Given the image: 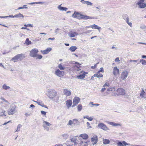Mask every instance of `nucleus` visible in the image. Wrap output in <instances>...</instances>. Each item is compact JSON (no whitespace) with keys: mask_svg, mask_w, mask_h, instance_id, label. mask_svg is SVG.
I'll list each match as a JSON object with an SVG mask.
<instances>
[{"mask_svg":"<svg viewBox=\"0 0 146 146\" xmlns=\"http://www.w3.org/2000/svg\"><path fill=\"white\" fill-rule=\"evenodd\" d=\"M83 4H86L87 5H92L93 3L89 1H84L83 2Z\"/></svg>","mask_w":146,"mask_h":146,"instance_id":"nucleus-31","label":"nucleus"},{"mask_svg":"<svg viewBox=\"0 0 146 146\" xmlns=\"http://www.w3.org/2000/svg\"><path fill=\"white\" fill-rule=\"evenodd\" d=\"M85 75L84 74H83L77 76V78L78 79H82L85 77Z\"/></svg>","mask_w":146,"mask_h":146,"instance_id":"nucleus-26","label":"nucleus"},{"mask_svg":"<svg viewBox=\"0 0 146 146\" xmlns=\"http://www.w3.org/2000/svg\"><path fill=\"white\" fill-rule=\"evenodd\" d=\"M117 146H126L127 145H130V144L126 143L125 141H123L122 142L119 141H117L116 142Z\"/></svg>","mask_w":146,"mask_h":146,"instance_id":"nucleus-7","label":"nucleus"},{"mask_svg":"<svg viewBox=\"0 0 146 146\" xmlns=\"http://www.w3.org/2000/svg\"><path fill=\"white\" fill-rule=\"evenodd\" d=\"M107 123L108 124L113 126H121V124H120L117 123L113 122L108 121Z\"/></svg>","mask_w":146,"mask_h":146,"instance_id":"nucleus-21","label":"nucleus"},{"mask_svg":"<svg viewBox=\"0 0 146 146\" xmlns=\"http://www.w3.org/2000/svg\"><path fill=\"white\" fill-rule=\"evenodd\" d=\"M99 72V73L100 72H104V71L103 70V68L102 67L100 68V70L98 71Z\"/></svg>","mask_w":146,"mask_h":146,"instance_id":"nucleus-49","label":"nucleus"},{"mask_svg":"<svg viewBox=\"0 0 146 146\" xmlns=\"http://www.w3.org/2000/svg\"><path fill=\"white\" fill-rule=\"evenodd\" d=\"M99 106V104H93V106Z\"/></svg>","mask_w":146,"mask_h":146,"instance_id":"nucleus-62","label":"nucleus"},{"mask_svg":"<svg viewBox=\"0 0 146 146\" xmlns=\"http://www.w3.org/2000/svg\"><path fill=\"white\" fill-rule=\"evenodd\" d=\"M56 92L54 90H51L48 91L46 93L47 95L49 98L52 99L56 96Z\"/></svg>","mask_w":146,"mask_h":146,"instance_id":"nucleus-1","label":"nucleus"},{"mask_svg":"<svg viewBox=\"0 0 146 146\" xmlns=\"http://www.w3.org/2000/svg\"><path fill=\"white\" fill-rule=\"evenodd\" d=\"M76 137L75 136L73 137L72 138L71 140L72 141V142H73L74 143V144H75L76 145Z\"/></svg>","mask_w":146,"mask_h":146,"instance_id":"nucleus-27","label":"nucleus"},{"mask_svg":"<svg viewBox=\"0 0 146 146\" xmlns=\"http://www.w3.org/2000/svg\"><path fill=\"white\" fill-rule=\"evenodd\" d=\"M128 72L126 71H125L122 73L120 78L123 80H125L127 76Z\"/></svg>","mask_w":146,"mask_h":146,"instance_id":"nucleus-11","label":"nucleus"},{"mask_svg":"<svg viewBox=\"0 0 146 146\" xmlns=\"http://www.w3.org/2000/svg\"><path fill=\"white\" fill-rule=\"evenodd\" d=\"M75 68H77V71H79L80 70V68L79 67H78L77 66H75Z\"/></svg>","mask_w":146,"mask_h":146,"instance_id":"nucleus-57","label":"nucleus"},{"mask_svg":"<svg viewBox=\"0 0 146 146\" xmlns=\"http://www.w3.org/2000/svg\"><path fill=\"white\" fill-rule=\"evenodd\" d=\"M33 27V26L32 25H31V24H28L27 25V27Z\"/></svg>","mask_w":146,"mask_h":146,"instance_id":"nucleus-58","label":"nucleus"},{"mask_svg":"<svg viewBox=\"0 0 146 146\" xmlns=\"http://www.w3.org/2000/svg\"><path fill=\"white\" fill-rule=\"evenodd\" d=\"M27 6L26 5H24L23 7H19V9H28V8L26 7H27Z\"/></svg>","mask_w":146,"mask_h":146,"instance_id":"nucleus-43","label":"nucleus"},{"mask_svg":"<svg viewBox=\"0 0 146 146\" xmlns=\"http://www.w3.org/2000/svg\"><path fill=\"white\" fill-rule=\"evenodd\" d=\"M25 43L27 45H28L31 44H32V42L31 41L29 40V38H27L26 40Z\"/></svg>","mask_w":146,"mask_h":146,"instance_id":"nucleus-28","label":"nucleus"},{"mask_svg":"<svg viewBox=\"0 0 146 146\" xmlns=\"http://www.w3.org/2000/svg\"><path fill=\"white\" fill-rule=\"evenodd\" d=\"M64 93L66 96H69L71 94V92L67 89H65L64 90Z\"/></svg>","mask_w":146,"mask_h":146,"instance_id":"nucleus-17","label":"nucleus"},{"mask_svg":"<svg viewBox=\"0 0 146 146\" xmlns=\"http://www.w3.org/2000/svg\"><path fill=\"white\" fill-rule=\"evenodd\" d=\"M24 17V16H23V15H22L20 13H19V17H22L23 18Z\"/></svg>","mask_w":146,"mask_h":146,"instance_id":"nucleus-56","label":"nucleus"},{"mask_svg":"<svg viewBox=\"0 0 146 146\" xmlns=\"http://www.w3.org/2000/svg\"><path fill=\"white\" fill-rule=\"evenodd\" d=\"M38 52V50L37 49H33L30 52V55L33 57H36L37 56Z\"/></svg>","mask_w":146,"mask_h":146,"instance_id":"nucleus-4","label":"nucleus"},{"mask_svg":"<svg viewBox=\"0 0 146 146\" xmlns=\"http://www.w3.org/2000/svg\"><path fill=\"white\" fill-rule=\"evenodd\" d=\"M93 119V118L92 117H89L88 118V119L90 121H92Z\"/></svg>","mask_w":146,"mask_h":146,"instance_id":"nucleus-54","label":"nucleus"},{"mask_svg":"<svg viewBox=\"0 0 146 146\" xmlns=\"http://www.w3.org/2000/svg\"><path fill=\"white\" fill-rule=\"evenodd\" d=\"M18 59V56L17 55L15 56V57L13 58L11 60L13 61L14 62H15L17 61Z\"/></svg>","mask_w":146,"mask_h":146,"instance_id":"nucleus-34","label":"nucleus"},{"mask_svg":"<svg viewBox=\"0 0 146 146\" xmlns=\"http://www.w3.org/2000/svg\"><path fill=\"white\" fill-rule=\"evenodd\" d=\"M142 58H146V56L143 55L142 56Z\"/></svg>","mask_w":146,"mask_h":146,"instance_id":"nucleus-64","label":"nucleus"},{"mask_svg":"<svg viewBox=\"0 0 146 146\" xmlns=\"http://www.w3.org/2000/svg\"><path fill=\"white\" fill-rule=\"evenodd\" d=\"M96 19L95 17H91L87 15H82L81 19L87 20L88 19Z\"/></svg>","mask_w":146,"mask_h":146,"instance_id":"nucleus-14","label":"nucleus"},{"mask_svg":"<svg viewBox=\"0 0 146 146\" xmlns=\"http://www.w3.org/2000/svg\"><path fill=\"white\" fill-rule=\"evenodd\" d=\"M145 93V92L143 89L142 91L141 92L140 96H143Z\"/></svg>","mask_w":146,"mask_h":146,"instance_id":"nucleus-46","label":"nucleus"},{"mask_svg":"<svg viewBox=\"0 0 146 146\" xmlns=\"http://www.w3.org/2000/svg\"><path fill=\"white\" fill-rule=\"evenodd\" d=\"M25 57V54H19V59L21 60Z\"/></svg>","mask_w":146,"mask_h":146,"instance_id":"nucleus-30","label":"nucleus"},{"mask_svg":"<svg viewBox=\"0 0 146 146\" xmlns=\"http://www.w3.org/2000/svg\"><path fill=\"white\" fill-rule=\"evenodd\" d=\"M106 89V88H103L101 90V92H104L105 91Z\"/></svg>","mask_w":146,"mask_h":146,"instance_id":"nucleus-59","label":"nucleus"},{"mask_svg":"<svg viewBox=\"0 0 146 146\" xmlns=\"http://www.w3.org/2000/svg\"><path fill=\"white\" fill-rule=\"evenodd\" d=\"M119 73V70L117 68V67L114 68L113 70V74L115 76H116Z\"/></svg>","mask_w":146,"mask_h":146,"instance_id":"nucleus-15","label":"nucleus"},{"mask_svg":"<svg viewBox=\"0 0 146 146\" xmlns=\"http://www.w3.org/2000/svg\"><path fill=\"white\" fill-rule=\"evenodd\" d=\"M41 113L43 115H45L46 114V112L44 111H41Z\"/></svg>","mask_w":146,"mask_h":146,"instance_id":"nucleus-50","label":"nucleus"},{"mask_svg":"<svg viewBox=\"0 0 146 146\" xmlns=\"http://www.w3.org/2000/svg\"><path fill=\"white\" fill-rule=\"evenodd\" d=\"M98 127L104 131H107L109 130V128L103 123H99L98 125Z\"/></svg>","mask_w":146,"mask_h":146,"instance_id":"nucleus-5","label":"nucleus"},{"mask_svg":"<svg viewBox=\"0 0 146 146\" xmlns=\"http://www.w3.org/2000/svg\"><path fill=\"white\" fill-rule=\"evenodd\" d=\"M55 74L57 76L61 77L63 76L64 72L63 71H60L59 69H57L55 72Z\"/></svg>","mask_w":146,"mask_h":146,"instance_id":"nucleus-9","label":"nucleus"},{"mask_svg":"<svg viewBox=\"0 0 146 146\" xmlns=\"http://www.w3.org/2000/svg\"><path fill=\"white\" fill-rule=\"evenodd\" d=\"M80 122L77 119H74L73 120L72 123L74 125H78L79 124Z\"/></svg>","mask_w":146,"mask_h":146,"instance_id":"nucleus-25","label":"nucleus"},{"mask_svg":"<svg viewBox=\"0 0 146 146\" xmlns=\"http://www.w3.org/2000/svg\"><path fill=\"white\" fill-rule=\"evenodd\" d=\"M110 141L108 139H105L103 140V143L104 144H108L110 143Z\"/></svg>","mask_w":146,"mask_h":146,"instance_id":"nucleus-33","label":"nucleus"},{"mask_svg":"<svg viewBox=\"0 0 146 146\" xmlns=\"http://www.w3.org/2000/svg\"><path fill=\"white\" fill-rule=\"evenodd\" d=\"M129 61L131 62H137L138 61L137 60H129Z\"/></svg>","mask_w":146,"mask_h":146,"instance_id":"nucleus-53","label":"nucleus"},{"mask_svg":"<svg viewBox=\"0 0 146 146\" xmlns=\"http://www.w3.org/2000/svg\"><path fill=\"white\" fill-rule=\"evenodd\" d=\"M98 63V62L96 64H95L94 66H91V68L92 69H94L97 66V65Z\"/></svg>","mask_w":146,"mask_h":146,"instance_id":"nucleus-48","label":"nucleus"},{"mask_svg":"<svg viewBox=\"0 0 146 146\" xmlns=\"http://www.w3.org/2000/svg\"><path fill=\"white\" fill-rule=\"evenodd\" d=\"M42 3L41 2H32L29 3H28L29 5H33V4H39Z\"/></svg>","mask_w":146,"mask_h":146,"instance_id":"nucleus-42","label":"nucleus"},{"mask_svg":"<svg viewBox=\"0 0 146 146\" xmlns=\"http://www.w3.org/2000/svg\"><path fill=\"white\" fill-rule=\"evenodd\" d=\"M144 0H140L138 1L137 5L138 6V8L143 9L146 7V4L144 2Z\"/></svg>","mask_w":146,"mask_h":146,"instance_id":"nucleus-2","label":"nucleus"},{"mask_svg":"<svg viewBox=\"0 0 146 146\" xmlns=\"http://www.w3.org/2000/svg\"><path fill=\"white\" fill-rule=\"evenodd\" d=\"M122 17L123 19L125 20L127 19H128L129 18L128 15H127V14H123L122 15Z\"/></svg>","mask_w":146,"mask_h":146,"instance_id":"nucleus-29","label":"nucleus"},{"mask_svg":"<svg viewBox=\"0 0 146 146\" xmlns=\"http://www.w3.org/2000/svg\"><path fill=\"white\" fill-rule=\"evenodd\" d=\"M72 104V101L71 100H67L66 101V105L68 109H69L71 106Z\"/></svg>","mask_w":146,"mask_h":146,"instance_id":"nucleus-20","label":"nucleus"},{"mask_svg":"<svg viewBox=\"0 0 146 146\" xmlns=\"http://www.w3.org/2000/svg\"><path fill=\"white\" fill-rule=\"evenodd\" d=\"M40 106H41L42 107H45L46 108H48L47 106L46 105H45L44 104H41V105H40Z\"/></svg>","mask_w":146,"mask_h":146,"instance_id":"nucleus-61","label":"nucleus"},{"mask_svg":"<svg viewBox=\"0 0 146 146\" xmlns=\"http://www.w3.org/2000/svg\"><path fill=\"white\" fill-rule=\"evenodd\" d=\"M16 111V106L15 105H12L11 106L10 108L8 111V113L9 115H13L15 113Z\"/></svg>","mask_w":146,"mask_h":146,"instance_id":"nucleus-3","label":"nucleus"},{"mask_svg":"<svg viewBox=\"0 0 146 146\" xmlns=\"http://www.w3.org/2000/svg\"><path fill=\"white\" fill-rule=\"evenodd\" d=\"M42 57V55H38L37 56V58L40 59H41Z\"/></svg>","mask_w":146,"mask_h":146,"instance_id":"nucleus-47","label":"nucleus"},{"mask_svg":"<svg viewBox=\"0 0 146 146\" xmlns=\"http://www.w3.org/2000/svg\"><path fill=\"white\" fill-rule=\"evenodd\" d=\"M2 88L4 90H7L9 89L10 88V87L7 86L5 84H4L2 86Z\"/></svg>","mask_w":146,"mask_h":146,"instance_id":"nucleus-32","label":"nucleus"},{"mask_svg":"<svg viewBox=\"0 0 146 146\" xmlns=\"http://www.w3.org/2000/svg\"><path fill=\"white\" fill-rule=\"evenodd\" d=\"M59 30V29L58 28H57L54 31V33H56V34H58V31Z\"/></svg>","mask_w":146,"mask_h":146,"instance_id":"nucleus-52","label":"nucleus"},{"mask_svg":"<svg viewBox=\"0 0 146 146\" xmlns=\"http://www.w3.org/2000/svg\"><path fill=\"white\" fill-rule=\"evenodd\" d=\"M118 94L120 95H124L125 94V90L122 88H119L117 90Z\"/></svg>","mask_w":146,"mask_h":146,"instance_id":"nucleus-12","label":"nucleus"},{"mask_svg":"<svg viewBox=\"0 0 146 146\" xmlns=\"http://www.w3.org/2000/svg\"><path fill=\"white\" fill-rule=\"evenodd\" d=\"M58 68L60 70H64L65 68L64 67L62 66V65L60 64L58 65Z\"/></svg>","mask_w":146,"mask_h":146,"instance_id":"nucleus-41","label":"nucleus"},{"mask_svg":"<svg viewBox=\"0 0 146 146\" xmlns=\"http://www.w3.org/2000/svg\"><path fill=\"white\" fill-rule=\"evenodd\" d=\"M99 73V72H97V73L96 74H95L94 75V76L96 77L97 78L102 77H103V75H100L101 76H99V75H98V74Z\"/></svg>","mask_w":146,"mask_h":146,"instance_id":"nucleus-36","label":"nucleus"},{"mask_svg":"<svg viewBox=\"0 0 146 146\" xmlns=\"http://www.w3.org/2000/svg\"><path fill=\"white\" fill-rule=\"evenodd\" d=\"M82 15L78 12L75 11L72 16L74 18H76L79 19H81Z\"/></svg>","mask_w":146,"mask_h":146,"instance_id":"nucleus-8","label":"nucleus"},{"mask_svg":"<svg viewBox=\"0 0 146 146\" xmlns=\"http://www.w3.org/2000/svg\"><path fill=\"white\" fill-rule=\"evenodd\" d=\"M80 137H82L84 139H87L88 137V135L86 134H82L79 136Z\"/></svg>","mask_w":146,"mask_h":146,"instance_id":"nucleus-22","label":"nucleus"},{"mask_svg":"<svg viewBox=\"0 0 146 146\" xmlns=\"http://www.w3.org/2000/svg\"><path fill=\"white\" fill-rule=\"evenodd\" d=\"M77 48L76 46H72L69 48V50L71 52H74L75 51Z\"/></svg>","mask_w":146,"mask_h":146,"instance_id":"nucleus-24","label":"nucleus"},{"mask_svg":"<svg viewBox=\"0 0 146 146\" xmlns=\"http://www.w3.org/2000/svg\"><path fill=\"white\" fill-rule=\"evenodd\" d=\"M78 110V111H80L82 109V105L80 104L77 106Z\"/></svg>","mask_w":146,"mask_h":146,"instance_id":"nucleus-38","label":"nucleus"},{"mask_svg":"<svg viewBox=\"0 0 146 146\" xmlns=\"http://www.w3.org/2000/svg\"><path fill=\"white\" fill-rule=\"evenodd\" d=\"M78 35V33L76 32L74 33L72 32L70 33L68 35L70 37H75V36H77Z\"/></svg>","mask_w":146,"mask_h":146,"instance_id":"nucleus-23","label":"nucleus"},{"mask_svg":"<svg viewBox=\"0 0 146 146\" xmlns=\"http://www.w3.org/2000/svg\"><path fill=\"white\" fill-rule=\"evenodd\" d=\"M139 62H141L143 65H146V61L144 60L141 59Z\"/></svg>","mask_w":146,"mask_h":146,"instance_id":"nucleus-37","label":"nucleus"},{"mask_svg":"<svg viewBox=\"0 0 146 146\" xmlns=\"http://www.w3.org/2000/svg\"><path fill=\"white\" fill-rule=\"evenodd\" d=\"M88 27H91L92 29H98V30L100 31V29H101V28L100 27L98 26L97 25H96L95 24L94 25H91Z\"/></svg>","mask_w":146,"mask_h":146,"instance_id":"nucleus-19","label":"nucleus"},{"mask_svg":"<svg viewBox=\"0 0 146 146\" xmlns=\"http://www.w3.org/2000/svg\"><path fill=\"white\" fill-rule=\"evenodd\" d=\"M89 117V116L88 115H86V116H84L83 117V118L84 119L86 118L88 119V118Z\"/></svg>","mask_w":146,"mask_h":146,"instance_id":"nucleus-63","label":"nucleus"},{"mask_svg":"<svg viewBox=\"0 0 146 146\" xmlns=\"http://www.w3.org/2000/svg\"><path fill=\"white\" fill-rule=\"evenodd\" d=\"M110 86V84L109 83H106L103 86V87H106V86Z\"/></svg>","mask_w":146,"mask_h":146,"instance_id":"nucleus-51","label":"nucleus"},{"mask_svg":"<svg viewBox=\"0 0 146 146\" xmlns=\"http://www.w3.org/2000/svg\"><path fill=\"white\" fill-rule=\"evenodd\" d=\"M80 100V98L78 97L74 98L73 100V104L72 107H73L76 106L79 103Z\"/></svg>","mask_w":146,"mask_h":146,"instance_id":"nucleus-10","label":"nucleus"},{"mask_svg":"<svg viewBox=\"0 0 146 146\" xmlns=\"http://www.w3.org/2000/svg\"><path fill=\"white\" fill-rule=\"evenodd\" d=\"M115 62H119V59L118 57L116 58L115 59Z\"/></svg>","mask_w":146,"mask_h":146,"instance_id":"nucleus-60","label":"nucleus"},{"mask_svg":"<svg viewBox=\"0 0 146 146\" xmlns=\"http://www.w3.org/2000/svg\"><path fill=\"white\" fill-rule=\"evenodd\" d=\"M127 24L131 27H132V23L129 22V18L125 20Z\"/></svg>","mask_w":146,"mask_h":146,"instance_id":"nucleus-35","label":"nucleus"},{"mask_svg":"<svg viewBox=\"0 0 146 146\" xmlns=\"http://www.w3.org/2000/svg\"><path fill=\"white\" fill-rule=\"evenodd\" d=\"M81 143L82 145H84V146H88L87 142L86 141H81Z\"/></svg>","mask_w":146,"mask_h":146,"instance_id":"nucleus-39","label":"nucleus"},{"mask_svg":"<svg viewBox=\"0 0 146 146\" xmlns=\"http://www.w3.org/2000/svg\"><path fill=\"white\" fill-rule=\"evenodd\" d=\"M62 4H61L58 7V8L60 11H66L68 8L66 7H61Z\"/></svg>","mask_w":146,"mask_h":146,"instance_id":"nucleus-18","label":"nucleus"},{"mask_svg":"<svg viewBox=\"0 0 146 146\" xmlns=\"http://www.w3.org/2000/svg\"><path fill=\"white\" fill-rule=\"evenodd\" d=\"M115 90L114 88H109L107 89V92L108 93H109V91H115Z\"/></svg>","mask_w":146,"mask_h":146,"instance_id":"nucleus-40","label":"nucleus"},{"mask_svg":"<svg viewBox=\"0 0 146 146\" xmlns=\"http://www.w3.org/2000/svg\"><path fill=\"white\" fill-rule=\"evenodd\" d=\"M87 127L88 129L90 128H92L90 123L88 122H87L86 123Z\"/></svg>","mask_w":146,"mask_h":146,"instance_id":"nucleus-44","label":"nucleus"},{"mask_svg":"<svg viewBox=\"0 0 146 146\" xmlns=\"http://www.w3.org/2000/svg\"><path fill=\"white\" fill-rule=\"evenodd\" d=\"M52 48L50 47L48 48L45 50H41V52L43 54H48L52 50Z\"/></svg>","mask_w":146,"mask_h":146,"instance_id":"nucleus-13","label":"nucleus"},{"mask_svg":"<svg viewBox=\"0 0 146 146\" xmlns=\"http://www.w3.org/2000/svg\"><path fill=\"white\" fill-rule=\"evenodd\" d=\"M72 123V121L71 120H70L69 121L68 124L69 125H71Z\"/></svg>","mask_w":146,"mask_h":146,"instance_id":"nucleus-55","label":"nucleus"},{"mask_svg":"<svg viewBox=\"0 0 146 146\" xmlns=\"http://www.w3.org/2000/svg\"><path fill=\"white\" fill-rule=\"evenodd\" d=\"M91 141L92 142L93 145L96 144L98 141V138L97 137H93L91 139Z\"/></svg>","mask_w":146,"mask_h":146,"instance_id":"nucleus-16","label":"nucleus"},{"mask_svg":"<svg viewBox=\"0 0 146 146\" xmlns=\"http://www.w3.org/2000/svg\"><path fill=\"white\" fill-rule=\"evenodd\" d=\"M51 125V124H50L47 121H44L42 126L44 127V130H45L47 131H49V127H47V126L49 127Z\"/></svg>","mask_w":146,"mask_h":146,"instance_id":"nucleus-6","label":"nucleus"},{"mask_svg":"<svg viewBox=\"0 0 146 146\" xmlns=\"http://www.w3.org/2000/svg\"><path fill=\"white\" fill-rule=\"evenodd\" d=\"M3 100L4 102V103L6 104L7 105H8L9 104V103L5 99H3Z\"/></svg>","mask_w":146,"mask_h":146,"instance_id":"nucleus-45","label":"nucleus"}]
</instances>
